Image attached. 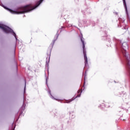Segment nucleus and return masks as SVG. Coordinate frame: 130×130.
<instances>
[{"instance_id": "obj_1", "label": "nucleus", "mask_w": 130, "mask_h": 130, "mask_svg": "<svg viewBox=\"0 0 130 130\" xmlns=\"http://www.w3.org/2000/svg\"><path fill=\"white\" fill-rule=\"evenodd\" d=\"M43 1L44 0H40L37 2L35 6H32L31 5H28L18 8L17 9V11H13L11 9H9V11H10L12 14H15L16 15H20V14H25V13H28V12H30V11L34 10V9H36L37 7H39L40 5Z\"/></svg>"}, {"instance_id": "obj_2", "label": "nucleus", "mask_w": 130, "mask_h": 130, "mask_svg": "<svg viewBox=\"0 0 130 130\" xmlns=\"http://www.w3.org/2000/svg\"><path fill=\"white\" fill-rule=\"evenodd\" d=\"M81 41L83 45V54H84V59H85V64H87V63H88V58H87V53L86 52V48H85V42L83 40V37H82L81 38Z\"/></svg>"}, {"instance_id": "obj_3", "label": "nucleus", "mask_w": 130, "mask_h": 130, "mask_svg": "<svg viewBox=\"0 0 130 130\" xmlns=\"http://www.w3.org/2000/svg\"><path fill=\"white\" fill-rule=\"evenodd\" d=\"M82 93V90H79L78 91V95L75 98H72L71 99L67 101L66 103H70V102H72V101H74L76 98H78V97H81V93Z\"/></svg>"}, {"instance_id": "obj_4", "label": "nucleus", "mask_w": 130, "mask_h": 130, "mask_svg": "<svg viewBox=\"0 0 130 130\" xmlns=\"http://www.w3.org/2000/svg\"><path fill=\"white\" fill-rule=\"evenodd\" d=\"M123 4L124 5V6L125 8L126 11L127 10V8H126V3H125V0H123Z\"/></svg>"}, {"instance_id": "obj_5", "label": "nucleus", "mask_w": 130, "mask_h": 130, "mask_svg": "<svg viewBox=\"0 0 130 130\" xmlns=\"http://www.w3.org/2000/svg\"><path fill=\"white\" fill-rule=\"evenodd\" d=\"M13 35H14V36H15V37H16V34L14 32H13Z\"/></svg>"}, {"instance_id": "obj_6", "label": "nucleus", "mask_w": 130, "mask_h": 130, "mask_svg": "<svg viewBox=\"0 0 130 130\" xmlns=\"http://www.w3.org/2000/svg\"><path fill=\"white\" fill-rule=\"evenodd\" d=\"M84 86H85V82L84 83V85H83V87H84Z\"/></svg>"}]
</instances>
